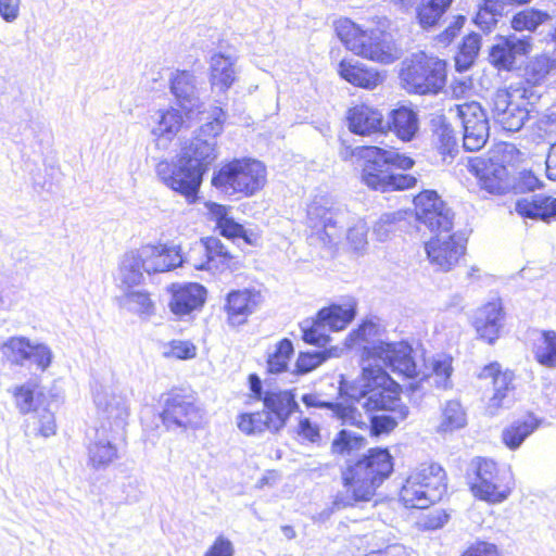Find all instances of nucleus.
I'll return each mask as SVG.
<instances>
[{"instance_id":"4c0bfd02","label":"nucleus","mask_w":556,"mask_h":556,"mask_svg":"<svg viewBox=\"0 0 556 556\" xmlns=\"http://www.w3.org/2000/svg\"><path fill=\"white\" fill-rule=\"evenodd\" d=\"M143 271H146V265L139 257L138 250L127 252L121 263L119 279L123 285L132 287L139 285L143 279Z\"/></svg>"},{"instance_id":"f8f14e48","label":"nucleus","mask_w":556,"mask_h":556,"mask_svg":"<svg viewBox=\"0 0 556 556\" xmlns=\"http://www.w3.org/2000/svg\"><path fill=\"white\" fill-rule=\"evenodd\" d=\"M203 412L192 393L174 390L167 394L162 420L169 430L194 428L201 425Z\"/></svg>"},{"instance_id":"423d86ee","label":"nucleus","mask_w":556,"mask_h":556,"mask_svg":"<svg viewBox=\"0 0 556 556\" xmlns=\"http://www.w3.org/2000/svg\"><path fill=\"white\" fill-rule=\"evenodd\" d=\"M446 492L444 469L435 463L421 464L406 479L400 496L406 507L425 509Z\"/></svg>"},{"instance_id":"ea45409f","label":"nucleus","mask_w":556,"mask_h":556,"mask_svg":"<svg viewBox=\"0 0 556 556\" xmlns=\"http://www.w3.org/2000/svg\"><path fill=\"white\" fill-rule=\"evenodd\" d=\"M320 318L329 331L344 329L355 317L353 306L331 305L319 311Z\"/></svg>"},{"instance_id":"393cba45","label":"nucleus","mask_w":556,"mask_h":556,"mask_svg":"<svg viewBox=\"0 0 556 556\" xmlns=\"http://www.w3.org/2000/svg\"><path fill=\"white\" fill-rule=\"evenodd\" d=\"M169 83L170 92L186 115L200 109L201 100L193 73L177 70L170 74Z\"/></svg>"},{"instance_id":"473e14b6","label":"nucleus","mask_w":556,"mask_h":556,"mask_svg":"<svg viewBox=\"0 0 556 556\" xmlns=\"http://www.w3.org/2000/svg\"><path fill=\"white\" fill-rule=\"evenodd\" d=\"M349 341L351 346L362 349V366L371 363V359L375 357V354L369 351L368 346L386 342L380 338L379 325L371 320L363 323L356 330L352 331L349 334Z\"/></svg>"},{"instance_id":"c85d7f7f","label":"nucleus","mask_w":556,"mask_h":556,"mask_svg":"<svg viewBox=\"0 0 556 556\" xmlns=\"http://www.w3.org/2000/svg\"><path fill=\"white\" fill-rule=\"evenodd\" d=\"M181 156L189 160L192 166L204 174L217 159L216 140L194 137L190 144L184 149Z\"/></svg>"},{"instance_id":"79ce46f5","label":"nucleus","mask_w":556,"mask_h":556,"mask_svg":"<svg viewBox=\"0 0 556 556\" xmlns=\"http://www.w3.org/2000/svg\"><path fill=\"white\" fill-rule=\"evenodd\" d=\"M533 353L535 359L545 367H556V332L553 330L542 331L536 340Z\"/></svg>"},{"instance_id":"864d4df0","label":"nucleus","mask_w":556,"mask_h":556,"mask_svg":"<svg viewBox=\"0 0 556 556\" xmlns=\"http://www.w3.org/2000/svg\"><path fill=\"white\" fill-rule=\"evenodd\" d=\"M365 444V439L350 430H341L332 441L331 450L334 454H351L361 450Z\"/></svg>"},{"instance_id":"72a5a7b5","label":"nucleus","mask_w":556,"mask_h":556,"mask_svg":"<svg viewBox=\"0 0 556 556\" xmlns=\"http://www.w3.org/2000/svg\"><path fill=\"white\" fill-rule=\"evenodd\" d=\"M539 426L540 420L529 415L507 426L502 432V440L508 448L516 450L539 428Z\"/></svg>"},{"instance_id":"8fccbe9b","label":"nucleus","mask_w":556,"mask_h":556,"mask_svg":"<svg viewBox=\"0 0 556 556\" xmlns=\"http://www.w3.org/2000/svg\"><path fill=\"white\" fill-rule=\"evenodd\" d=\"M549 18L547 12L536 9H526L516 13L511 20V27L516 31H534L541 24Z\"/></svg>"},{"instance_id":"20e7f679","label":"nucleus","mask_w":556,"mask_h":556,"mask_svg":"<svg viewBox=\"0 0 556 556\" xmlns=\"http://www.w3.org/2000/svg\"><path fill=\"white\" fill-rule=\"evenodd\" d=\"M352 404L366 412H396L397 417L407 418L408 407L402 403L399 384L381 367L374 368L371 363L363 365L359 386L352 387L349 393Z\"/></svg>"},{"instance_id":"aec40b11","label":"nucleus","mask_w":556,"mask_h":556,"mask_svg":"<svg viewBox=\"0 0 556 556\" xmlns=\"http://www.w3.org/2000/svg\"><path fill=\"white\" fill-rule=\"evenodd\" d=\"M480 378H491L494 388V394L489 401L488 409L491 414H495L498 408L509 407L514 402V372L510 370H501L497 363L486 365L481 370Z\"/></svg>"},{"instance_id":"9b49d317","label":"nucleus","mask_w":556,"mask_h":556,"mask_svg":"<svg viewBox=\"0 0 556 556\" xmlns=\"http://www.w3.org/2000/svg\"><path fill=\"white\" fill-rule=\"evenodd\" d=\"M375 354L371 359L374 368L381 367L403 378H415L418 375L417 364L413 356L412 346L404 342H384L368 346Z\"/></svg>"},{"instance_id":"2eb2a0df","label":"nucleus","mask_w":556,"mask_h":556,"mask_svg":"<svg viewBox=\"0 0 556 556\" xmlns=\"http://www.w3.org/2000/svg\"><path fill=\"white\" fill-rule=\"evenodd\" d=\"M414 204L417 220L431 231L447 233L452 230L454 214L435 191L420 192L415 197Z\"/></svg>"},{"instance_id":"1a4fd4ad","label":"nucleus","mask_w":556,"mask_h":556,"mask_svg":"<svg viewBox=\"0 0 556 556\" xmlns=\"http://www.w3.org/2000/svg\"><path fill=\"white\" fill-rule=\"evenodd\" d=\"M469 471L475 476L470 484L476 497L496 504L509 496L514 486L509 469L500 468L491 459L477 457L471 460Z\"/></svg>"},{"instance_id":"f257e3e1","label":"nucleus","mask_w":556,"mask_h":556,"mask_svg":"<svg viewBox=\"0 0 556 556\" xmlns=\"http://www.w3.org/2000/svg\"><path fill=\"white\" fill-rule=\"evenodd\" d=\"M93 402L102 421L87 435V465L99 471L119 459L118 442L125 439L129 408L125 396L104 386L94 389Z\"/></svg>"},{"instance_id":"4468645a","label":"nucleus","mask_w":556,"mask_h":556,"mask_svg":"<svg viewBox=\"0 0 556 556\" xmlns=\"http://www.w3.org/2000/svg\"><path fill=\"white\" fill-rule=\"evenodd\" d=\"M156 172L167 187L184 195L189 203L195 202L203 174L189 160L180 156L175 164L161 162Z\"/></svg>"},{"instance_id":"6e6552de","label":"nucleus","mask_w":556,"mask_h":556,"mask_svg":"<svg viewBox=\"0 0 556 556\" xmlns=\"http://www.w3.org/2000/svg\"><path fill=\"white\" fill-rule=\"evenodd\" d=\"M404 88L410 93L438 94L446 84V62L420 53L401 71Z\"/></svg>"},{"instance_id":"5fc2aeb1","label":"nucleus","mask_w":556,"mask_h":556,"mask_svg":"<svg viewBox=\"0 0 556 556\" xmlns=\"http://www.w3.org/2000/svg\"><path fill=\"white\" fill-rule=\"evenodd\" d=\"M330 356V350L300 352L294 371L298 375L308 374L325 363Z\"/></svg>"},{"instance_id":"c03bdc74","label":"nucleus","mask_w":556,"mask_h":556,"mask_svg":"<svg viewBox=\"0 0 556 556\" xmlns=\"http://www.w3.org/2000/svg\"><path fill=\"white\" fill-rule=\"evenodd\" d=\"M466 414L457 401H448L442 409L441 422L438 427L439 432H452L466 426Z\"/></svg>"},{"instance_id":"e433bc0d","label":"nucleus","mask_w":556,"mask_h":556,"mask_svg":"<svg viewBox=\"0 0 556 556\" xmlns=\"http://www.w3.org/2000/svg\"><path fill=\"white\" fill-rule=\"evenodd\" d=\"M479 182L481 188L489 193H504L509 187L507 182L506 167L494 163L484 165V167L479 172Z\"/></svg>"},{"instance_id":"680f3d73","label":"nucleus","mask_w":556,"mask_h":556,"mask_svg":"<svg viewBox=\"0 0 556 556\" xmlns=\"http://www.w3.org/2000/svg\"><path fill=\"white\" fill-rule=\"evenodd\" d=\"M213 115L214 117L212 121L206 122L200 127L197 137L213 138V140H216V136L223 130L224 112L222 109H215Z\"/></svg>"},{"instance_id":"13d9d810","label":"nucleus","mask_w":556,"mask_h":556,"mask_svg":"<svg viewBox=\"0 0 556 556\" xmlns=\"http://www.w3.org/2000/svg\"><path fill=\"white\" fill-rule=\"evenodd\" d=\"M391 415H376L370 419V433L375 437H379L383 433L391 432L400 421L405 418L397 417L396 412H390Z\"/></svg>"},{"instance_id":"69168bd1","label":"nucleus","mask_w":556,"mask_h":556,"mask_svg":"<svg viewBox=\"0 0 556 556\" xmlns=\"http://www.w3.org/2000/svg\"><path fill=\"white\" fill-rule=\"evenodd\" d=\"M298 434L312 443H316L320 440L319 427L306 417L300 419Z\"/></svg>"},{"instance_id":"dca6fc26","label":"nucleus","mask_w":556,"mask_h":556,"mask_svg":"<svg viewBox=\"0 0 556 556\" xmlns=\"http://www.w3.org/2000/svg\"><path fill=\"white\" fill-rule=\"evenodd\" d=\"M526 90L521 93L519 89H498L492 99V113L495 123L506 131H518L529 116V111L517 98H523Z\"/></svg>"},{"instance_id":"49530a36","label":"nucleus","mask_w":556,"mask_h":556,"mask_svg":"<svg viewBox=\"0 0 556 556\" xmlns=\"http://www.w3.org/2000/svg\"><path fill=\"white\" fill-rule=\"evenodd\" d=\"M123 305L130 312L141 317H150L154 313V303L150 294L143 290H131L125 293L122 299Z\"/></svg>"},{"instance_id":"37998d69","label":"nucleus","mask_w":556,"mask_h":556,"mask_svg":"<svg viewBox=\"0 0 556 556\" xmlns=\"http://www.w3.org/2000/svg\"><path fill=\"white\" fill-rule=\"evenodd\" d=\"M294 353L291 340L285 338L280 340L273 352L268 353L267 370L270 374H281L288 369L291 356Z\"/></svg>"},{"instance_id":"9d476101","label":"nucleus","mask_w":556,"mask_h":556,"mask_svg":"<svg viewBox=\"0 0 556 556\" xmlns=\"http://www.w3.org/2000/svg\"><path fill=\"white\" fill-rule=\"evenodd\" d=\"M364 160L362 170L363 182L374 190L388 191L392 167L408 169L414 165L413 159L379 147H364L361 151Z\"/></svg>"},{"instance_id":"c9c22d12","label":"nucleus","mask_w":556,"mask_h":556,"mask_svg":"<svg viewBox=\"0 0 556 556\" xmlns=\"http://www.w3.org/2000/svg\"><path fill=\"white\" fill-rule=\"evenodd\" d=\"M193 252L206 257L210 264L214 265L213 269H218L219 266L227 265L232 258L228 249L215 237H208L195 242L193 244Z\"/></svg>"},{"instance_id":"7c9ffc66","label":"nucleus","mask_w":556,"mask_h":556,"mask_svg":"<svg viewBox=\"0 0 556 556\" xmlns=\"http://www.w3.org/2000/svg\"><path fill=\"white\" fill-rule=\"evenodd\" d=\"M516 212L523 217L549 220L556 217V198L535 194L516 202Z\"/></svg>"},{"instance_id":"e2e57ef3","label":"nucleus","mask_w":556,"mask_h":556,"mask_svg":"<svg viewBox=\"0 0 556 556\" xmlns=\"http://www.w3.org/2000/svg\"><path fill=\"white\" fill-rule=\"evenodd\" d=\"M165 355L179 359L192 358L195 356V346L189 341L173 340L169 343V350L165 352Z\"/></svg>"},{"instance_id":"09e8293b","label":"nucleus","mask_w":556,"mask_h":556,"mask_svg":"<svg viewBox=\"0 0 556 556\" xmlns=\"http://www.w3.org/2000/svg\"><path fill=\"white\" fill-rule=\"evenodd\" d=\"M302 402L307 407L331 409L338 418L342 419L345 422H352L355 419L356 408L353 407L352 405H344L341 403L323 401L316 394H304L302 396Z\"/></svg>"},{"instance_id":"412c9836","label":"nucleus","mask_w":556,"mask_h":556,"mask_svg":"<svg viewBox=\"0 0 556 556\" xmlns=\"http://www.w3.org/2000/svg\"><path fill=\"white\" fill-rule=\"evenodd\" d=\"M262 402L266 413H270L271 429H282L294 412H300L295 396L290 390H266Z\"/></svg>"},{"instance_id":"774afa93","label":"nucleus","mask_w":556,"mask_h":556,"mask_svg":"<svg viewBox=\"0 0 556 556\" xmlns=\"http://www.w3.org/2000/svg\"><path fill=\"white\" fill-rule=\"evenodd\" d=\"M463 556H498V552L494 544L478 542L466 551Z\"/></svg>"},{"instance_id":"3c124183","label":"nucleus","mask_w":556,"mask_h":556,"mask_svg":"<svg viewBox=\"0 0 556 556\" xmlns=\"http://www.w3.org/2000/svg\"><path fill=\"white\" fill-rule=\"evenodd\" d=\"M301 330L303 340L308 344L324 348L330 340L328 327L321 320L319 313L317 314L316 319L312 323L305 320L301 325Z\"/></svg>"},{"instance_id":"052dcab7","label":"nucleus","mask_w":556,"mask_h":556,"mask_svg":"<svg viewBox=\"0 0 556 556\" xmlns=\"http://www.w3.org/2000/svg\"><path fill=\"white\" fill-rule=\"evenodd\" d=\"M13 395L21 414L25 415L34 409V388L30 384L16 387Z\"/></svg>"},{"instance_id":"338daca9","label":"nucleus","mask_w":556,"mask_h":556,"mask_svg":"<svg viewBox=\"0 0 556 556\" xmlns=\"http://www.w3.org/2000/svg\"><path fill=\"white\" fill-rule=\"evenodd\" d=\"M233 553L235 549L230 540L220 535L214 541L204 556H233Z\"/></svg>"},{"instance_id":"bb28decb","label":"nucleus","mask_w":556,"mask_h":556,"mask_svg":"<svg viewBox=\"0 0 556 556\" xmlns=\"http://www.w3.org/2000/svg\"><path fill=\"white\" fill-rule=\"evenodd\" d=\"M348 121L350 130L361 136L383 132L386 129L382 114L367 105L351 109Z\"/></svg>"},{"instance_id":"7ed1b4c3","label":"nucleus","mask_w":556,"mask_h":556,"mask_svg":"<svg viewBox=\"0 0 556 556\" xmlns=\"http://www.w3.org/2000/svg\"><path fill=\"white\" fill-rule=\"evenodd\" d=\"M354 217L344 205L327 197H316L307 207V224L324 243H336L341 240L346 229V238L355 251L363 250L367 244V224Z\"/></svg>"},{"instance_id":"6ab92c4d","label":"nucleus","mask_w":556,"mask_h":556,"mask_svg":"<svg viewBox=\"0 0 556 556\" xmlns=\"http://www.w3.org/2000/svg\"><path fill=\"white\" fill-rule=\"evenodd\" d=\"M137 250L139 257L142 258L143 265H146V273L149 275L169 271L181 266L182 251L180 245L146 244Z\"/></svg>"},{"instance_id":"a19ab883","label":"nucleus","mask_w":556,"mask_h":556,"mask_svg":"<svg viewBox=\"0 0 556 556\" xmlns=\"http://www.w3.org/2000/svg\"><path fill=\"white\" fill-rule=\"evenodd\" d=\"M481 49V36L471 33L463 39L458 52L455 55V67L458 72L469 70L475 63Z\"/></svg>"},{"instance_id":"603ef678","label":"nucleus","mask_w":556,"mask_h":556,"mask_svg":"<svg viewBox=\"0 0 556 556\" xmlns=\"http://www.w3.org/2000/svg\"><path fill=\"white\" fill-rule=\"evenodd\" d=\"M238 427L247 434L261 433L265 430L274 432L271 429L270 413H266L265 410L240 415Z\"/></svg>"},{"instance_id":"cd10ccee","label":"nucleus","mask_w":556,"mask_h":556,"mask_svg":"<svg viewBox=\"0 0 556 556\" xmlns=\"http://www.w3.org/2000/svg\"><path fill=\"white\" fill-rule=\"evenodd\" d=\"M339 74L350 84L366 89H372L382 81L378 71L359 61L342 60L339 64Z\"/></svg>"},{"instance_id":"39448f33","label":"nucleus","mask_w":556,"mask_h":556,"mask_svg":"<svg viewBox=\"0 0 556 556\" xmlns=\"http://www.w3.org/2000/svg\"><path fill=\"white\" fill-rule=\"evenodd\" d=\"M336 31L346 49L357 55L381 64H391L399 59L391 36L378 28L363 30L351 20L344 18L337 22Z\"/></svg>"},{"instance_id":"bf43d9fd","label":"nucleus","mask_w":556,"mask_h":556,"mask_svg":"<svg viewBox=\"0 0 556 556\" xmlns=\"http://www.w3.org/2000/svg\"><path fill=\"white\" fill-rule=\"evenodd\" d=\"M28 355V361H31L41 371L51 365L53 358L51 349L43 343H31V352Z\"/></svg>"},{"instance_id":"2f4dec72","label":"nucleus","mask_w":556,"mask_h":556,"mask_svg":"<svg viewBox=\"0 0 556 556\" xmlns=\"http://www.w3.org/2000/svg\"><path fill=\"white\" fill-rule=\"evenodd\" d=\"M205 207L208 218L215 222L222 236L229 239L242 238L248 243L252 242L244 227L235 222L232 217H229L227 206L215 202H207Z\"/></svg>"},{"instance_id":"a18cd8bd","label":"nucleus","mask_w":556,"mask_h":556,"mask_svg":"<svg viewBox=\"0 0 556 556\" xmlns=\"http://www.w3.org/2000/svg\"><path fill=\"white\" fill-rule=\"evenodd\" d=\"M31 352V342L24 337H12L1 345V353L9 362L24 365Z\"/></svg>"},{"instance_id":"f3484780","label":"nucleus","mask_w":556,"mask_h":556,"mask_svg":"<svg viewBox=\"0 0 556 556\" xmlns=\"http://www.w3.org/2000/svg\"><path fill=\"white\" fill-rule=\"evenodd\" d=\"M465 244L455 235L440 232L425 244L429 263L441 271L451 270L465 253Z\"/></svg>"},{"instance_id":"5701e85b","label":"nucleus","mask_w":556,"mask_h":556,"mask_svg":"<svg viewBox=\"0 0 556 556\" xmlns=\"http://www.w3.org/2000/svg\"><path fill=\"white\" fill-rule=\"evenodd\" d=\"M168 291L172 294L170 311L180 317L202 307L206 298L205 288L195 282L173 283Z\"/></svg>"},{"instance_id":"ddd939ff","label":"nucleus","mask_w":556,"mask_h":556,"mask_svg":"<svg viewBox=\"0 0 556 556\" xmlns=\"http://www.w3.org/2000/svg\"><path fill=\"white\" fill-rule=\"evenodd\" d=\"M463 125V147L467 151H479L489 138V121L481 104L471 101L456 104L450 109Z\"/></svg>"},{"instance_id":"4be33fe9","label":"nucleus","mask_w":556,"mask_h":556,"mask_svg":"<svg viewBox=\"0 0 556 556\" xmlns=\"http://www.w3.org/2000/svg\"><path fill=\"white\" fill-rule=\"evenodd\" d=\"M262 301L261 292L255 290L243 289L229 292L225 305L228 323L233 327L245 324L248 317L260 307Z\"/></svg>"},{"instance_id":"6e6d98bb","label":"nucleus","mask_w":556,"mask_h":556,"mask_svg":"<svg viewBox=\"0 0 556 556\" xmlns=\"http://www.w3.org/2000/svg\"><path fill=\"white\" fill-rule=\"evenodd\" d=\"M406 212L396 211L391 213H384L376 222L374 226V235L379 241H386L389 235L393 232L396 225L405 219Z\"/></svg>"},{"instance_id":"de8ad7c7","label":"nucleus","mask_w":556,"mask_h":556,"mask_svg":"<svg viewBox=\"0 0 556 556\" xmlns=\"http://www.w3.org/2000/svg\"><path fill=\"white\" fill-rule=\"evenodd\" d=\"M556 67V58L547 54L536 55L526 66V78L531 84H540Z\"/></svg>"},{"instance_id":"a211bd4d","label":"nucleus","mask_w":556,"mask_h":556,"mask_svg":"<svg viewBox=\"0 0 556 556\" xmlns=\"http://www.w3.org/2000/svg\"><path fill=\"white\" fill-rule=\"evenodd\" d=\"M531 50V36L513 34L500 37L489 51V61L498 70L509 71L514 67L517 56L527 55Z\"/></svg>"},{"instance_id":"58836bf2","label":"nucleus","mask_w":556,"mask_h":556,"mask_svg":"<svg viewBox=\"0 0 556 556\" xmlns=\"http://www.w3.org/2000/svg\"><path fill=\"white\" fill-rule=\"evenodd\" d=\"M452 0H420L417 7V18L424 29L434 27L446 10Z\"/></svg>"},{"instance_id":"0eeeda50","label":"nucleus","mask_w":556,"mask_h":556,"mask_svg":"<svg viewBox=\"0 0 556 556\" xmlns=\"http://www.w3.org/2000/svg\"><path fill=\"white\" fill-rule=\"evenodd\" d=\"M265 182L266 167L262 162L252 159L233 160L222 166L212 178V185L227 195H253Z\"/></svg>"},{"instance_id":"b1692460","label":"nucleus","mask_w":556,"mask_h":556,"mask_svg":"<svg viewBox=\"0 0 556 556\" xmlns=\"http://www.w3.org/2000/svg\"><path fill=\"white\" fill-rule=\"evenodd\" d=\"M235 53L214 52L210 58V83L213 93L225 96L236 81Z\"/></svg>"},{"instance_id":"4d7b16f0","label":"nucleus","mask_w":556,"mask_h":556,"mask_svg":"<svg viewBox=\"0 0 556 556\" xmlns=\"http://www.w3.org/2000/svg\"><path fill=\"white\" fill-rule=\"evenodd\" d=\"M451 358L439 357L432 362V376L431 379L438 388L447 389L451 387V374H452Z\"/></svg>"},{"instance_id":"a878e982","label":"nucleus","mask_w":556,"mask_h":556,"mask_svg":"<svg viewBox=\"0 0 556 556\" xmlns=\"http://www.w3.org/2000/svg\"><path fill=\"white\" fill-rule=\"evenodd\" d=\"M503 306L501 300L491 301L476 312L475 328L478 334L493 343L503 327Z\"/></svg>"},{"instance_id":"f704fd0d","label":"nucleus","mask_w":556,"mask_h":556,"mask_svg":"<svg viewBox=\"0 0 556 556\" xmlns=\"http://www.w3.org/2000/svg\"><path fill=\"white\" fill-rule=\"evenodd\" d=\"M156 125L152 128V134L157 138L172 140L182 126L184 117L181 113L174 108L159 110L153 116Z\"/></svg>"},{"instance_id":"f03ea898","label":"nucleus","mask_w":556,"mask_h":556,"mask_svg":"<svg viewBox=\"0 0 556 556\" xmlns=\"http://www.w3.org/2000/svg\"><path fill=\"white\" fill-rule=\"evenodd\" d=\"M393 470L392 457L386 448H371L342 473L343 488L334 500L338 508L370 501L378 486Z\"/></svg>"},{"instance_id":"c756f323","label":"nucleus","mask_w":556,"mask_h":556,"mask_svg":"<svg viewBox=\"0 0 556 556\" xmlns=\"http://www.w3.org/2000/svg\"><path fill=\"white\" fill-rule=\"evenodd\" d=\"M389 127L401 140L412 141L419 130L417 113L408 106L392 110L386 127Z\"/></svg>"},{"instance_id":"0e129e2a","label":"nucleus","mask_w":556,"mask_h":556,"mask_svg":"<svg viewBox=\"0 0 556 556\" xmlns=\"http://www.w3.org/2000/svg\"><path fill=\"white\" fill-rule=\"evenodd\" d=\"M541 180L531 170H522L519 173L515 189L519 192H530L541 187Z\"/></svg>"}]
</instances>
